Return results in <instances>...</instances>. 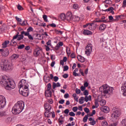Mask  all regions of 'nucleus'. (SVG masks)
Instances as JSON below:
<instances>
[{
    "instance_id": "obj_12",
    "label": "nucleus",
    "mask_w": 126,
    "mask_h": 126,
    "mask_svg": "<svg viewBox=\"0 0 126 126\" xmlns=\"http://www.w3.org/2000/svg\"><path fill=\"white\" fill-rule=\"evenodd\" d=\"M1 54L2 57L5 58L7 57L8 55H9V51H8V49H3V51L1 53Z\"/></svg>"
},
{
    "instance_id": "obj_43",
    "label": "nucleus",
    "mask_w": 126,
    "mask_h": 126,
    "mask_svg": "<svg viewBox=\"0 0 126 126\" xmlns=\"http://www.w3.org/2000/svg\"><path fill=\"white\" fill-rule=\"evenodd\" d=\"M94 105L96 106V108H98V107H99V103H98V100L97 99L95 100Z\"/></svg>"
},
{
    "instance_id": "obj_32",
    "label": "nucleus",
    "mask_w": 126,
    "mask_h": 126,
    "mask_svg": "<svg viewBox=\"0 0 126 126\" xmlns=\"http://www.w3.org/2000/svg\"><path fill=\"white\" fill-rule=\"evenodd\" d=\"M79 102L80 104H83V103H84V97H81V98L79 99Z\"/></svg>"
},
{
    "instance_id": "obj_41",
    "label": "nucleus",
    "mask_w": 126,
    "mask_h": 126,
    "mask_svg": "<svg viewBox=\"0 0 126 126\" xmlns=\"http://www.w3.org/2000/svg\"><path fill=\"white\" fill-rule=\"evenodd\" d=\"M52 89V84L51 83H48L47 84V90H51Z\"/></svg>"
},
{
    "instance_id": "obj_57",
    "label": "nucleus",
    "mask_w": 126,
    "mask_h": 126,
    "mask_svg": "<svg viewBox=\"0 0 126 126\" xmlns=\"http://www.w3.org/2000/svg\"><path fill=\"white\" fill-rule=\"evenodd\" d=\"M97 22H103L104 23H107V20H100L99 21H97Z\"/></svg>"
},
{
    "instance_id": "obj_60",
    "label": "nucleus",
    "mask_w": 126,
    "mask_h": 126,
    "mask_svg": "<svg viewBox=\"0 0 126 126\" xmlns=\"http://www.w3.org/2000/svg\"><path fill=\"white\" fill-rule=\"evenodd\" d=\"M122 125H123V126H126V119H125L122 121Z\"/></svg>"
},
{
    "instance_id": "obj_33",
    "label": "nucleus",
    "mask_w": 126,
    "mask_h": 126,
    "mask_svg": "<svg viewBox=\"0 0 126 126\" xmlns=\"http://www.w3.org/2000/svg\"><path fill=\"white\" fill-rule=\"evenodd\" d=\"M98 102H100L101 106H104V105H106V100L104 99H102L101 101L99 100Z\"/></svg>"
},
{
    "instance_id": "obj_30",
    "label": "nucleus",
    "mask_w": 126,
    "mask_h": 126,
    "mask_svg": "<svg viewBox=\"0 0 126 126\" xmlns=\"http://www.w3.org/2000/svg\"><path fill=\"white\" fill-rule=\"evenodd\" d=\"M4 116H6L5 111H0V118H1V117H4Z\"/></svg>"
},
{
    "instance_id": "obj_15",
    "label": "nucleus",
    "mask_w": 126,
    "mask_h": 126,
    "mask_svg": "<svg viewBox=\"0 0 126 126\" xmlns=\"http://www.w3.org/2000/svg\"><path fill=\"white\" fill-rule=\"evenodd\" d=\"M101 111L104 113H109L110 112V108L108 106H103L100 108Z\"/></svg>"
},
{
    "instance_id": "obj_17",
    "label": "nucleus",
    "mask_w": 126,
    "mask_h": 126,
    "mask_svg": "<svg viewBox=\"0 0 126 126\" xmlns=\"http://www.w3.org/2000/svg\"><path fill=\"white\" fill-rule=\"evenodd\" d=\"M44 109L46 110V111H51L52 109V106L49 103H46L44 104Z\"/></svg>"
},
{
    "instance_id": "obj_7",
    "label": "nucleus",
    "mask_w": 126,
    "mask_h": 126,
    "mask_svg": "<svg viewBox=\"0 0 126 126\" xmlns=\"http://www.w3.org/2000/svg\"><path fill=\"white\" fill-rule=\"evenodd\" d=\"M121 112L120 110L116 109L115 110L113 111V112L112 114V117L115 121L116 120H118L119 119V117L121 116Z\"/></svg>"
},
{
    "instance_id": "obj_50",
    "label": "nucleus",
    "mask_w": 126,
    "mask_h": 126,
    "mask_svg": "<svg viewBox=\"0 0 126 126\" xmlns=\"http://www.w3.org/2000/svg\"><path fill=\"white\" fill-rule=\"evenodd\" d=\"M77 110H78V107H77V106H75L72 108V111L74 112H76Z\"/></svg>"
},
{
    "instance_id": "obj_23",
    "label": "nucleus",
    "mask_w": 126,
    "mask_h": 126,
    "mask_svg": "<svg viewBox=\"0 0 126 126\" xmlns=\"http://www.w3.org/2000/svg\"><path fill=\"white\" fill-rule=\"evenodd\" d=\"M19 58V55L18 54H13L11 56V60H17Z\"/></svg>"
},
{
    "instance_id": "obj_6",
    "label": "nucleus",
    "mask_w": 126,
    "mask_h": 126,
    "mask_svg": "<svg viewBox=\"0 0 126 126\" xmlns=\"http://www.w3.org/2000/svg\"><path fill=\"white\" fill-rule=\"evenodd\" d=\"M29 87V85H28V83L25 79H22L21 81H20L19 83L18 84V88H19V90L28 89Z\"/></svg>"
},
{
    "instance_id": "obj_53",
    "label": "nucleus",
    "mask_w": 126,
    "mask_h": 126,
    "mask_svg": "<svg viewBox=\"0 0 126 126\" xmlns=\"http://www.w3.org/2000/svg\"><path fill=\"white\" fill-rule=\"evenodd\" d=\"M56 87H57V84L55 82H53V85H52L53 89H55Z\"/></svg>"
},
{
    "instance_id": "obj_13",
    "label": "nucleus",
    "mask_w": 126,
    "mask_h": 126,
    "mask_svg": "<svg viewBox=\"0 0 126 126\" xmlns=\"http://www.w3.org/2000/svg\"><path fill=\"white\" fill-rule=\"evenodd\" d=\"M121 90L122 91L123 96H126V82L121 87Z\"/></svg>"
},
{
    "instance_id": "obj_37",
    "label": "nucleus",
    "mask_w": 126,
    "mask_h": 126,
    "mask_svg": "<svg viewBox=\"0 0 126 126\" xmlns=\"http://www.w3.org/2000/svg\"><path fill=\"white\" fill-rule=\"evenodd\" d=\"M97 22H98V21H94L92 23V25H94V27H95V29H96L97 27Z\"/></svg>"
},
{
    "instance_id": "obj_47",
    "label": "nucleus",
    "mask_w": 126,
    "mask_h": 126,
    "mask_svg": "<svg viewBox=\"0 0 126 126\" xmlns=\"http://www.w3.org/2000/svg\"><path fill=\"white\" fill-rule=\"evenodd\" d=\"M67 70H68V66L66 65L63 67V71H67Z\"/></svg>"
},
{
    "instance_id": "obj_45",
    "label": "nucleus",
    "mask_w": 126,
    "mask_h": 126,
    "mask_svg": "<svg viewBox=\"0 0 126 126\" xmlns=\"http://www.w3.org/2000/svg\"><path fill=\"white\" fill-rule=\"evenodd\" d=\"M27 32H33V28L30 27L28 29H27Z\"/></svg>"
},
{
    "instance_id": "obj_44",
    "label": "nucleus",
    "mask_w": 126,
    "mask_h": 126,
    "mask_svg": "<svg viewBox=\"0 0 126 126\" xmlns=\"http://www.w3.org/2000/svg\"><path fill=\"white\" fill-rule=\"evenodd\" d=\"M84 95L85 96H87L89 94V93L88 92V91L87 90H85V91L83 92Z\"/></svg>"
},
{
    "instance_id": "obj_54",
    "label": "nucleus",
    "mask_w": 126,
    "mask_h": 126,
    "mask_svg": "<svg viewBox=\"0 0 126 126\" xmlns=\"http://www.w3.org/2000/svg\"><path fill=\"white\" fill-rule=\"evenodd\" d=\"M75 92L77 94H80V92H81V91H80V89H76Z\"/></svg>"
},
{
    "instance_id": "obj_49",
    "label": "nucleus",
    "mask_w": 126,
    "mask_h": 126,
    "mask_svg": "<svg viewBox=\"0 0 126 126\" xmlns=\"http://www.w3.org/2000/svg\"><path fill=\"white\" fill-rule=\"evenodd\" d=\"M69 115L70 117H74L75 116V113L73 112H69Z\"/></svg>"
},
{
    "instance_id": "obj_62",
    "label": "nucleus",
    "mask_w": 126,
    "mask_h": 126,
    "mask_svg": "<svg viewBox=\"0 0 126 126\" xmlns=\"http://www.w3.org/2000/svg\"><path fill=\"white\" fill-rule=\"evenodd\" d=\"M64 114H65V115H67V114H68L69 113V109H65L64 111Z\"/></svg>"
},
{
    "instance_id": "obj_2",
    "label": "nucleus",
    "mask_w": 126,
    "mask_h": 126,
    "mask_svg": "<svg viewBox=\"0 0 126 126\" xmlns=\"http://www.w3.org/2000/svg\"><path fill=\"white\" fill-rule=\"evenodd\" d=\"M25 104L22 101H18L12 109V113L13 115H18L23 111Z\"/></svg>"
},
{
    "instance_id": "obj_51",
    "label": "nucleus",
    "mask_w": 126,
    "mask_h": 126,
    "mask_svg": "<svg viewBox=\"0 0 126 126\" xmlns=\"http://www.w3.org/2000/svg\"><path fill=\"white\" fill-rule=\"evenodd\" d=\"M77 71H78V68H77L75 69V70L73 71V75L76 76V72H77Z\"/></svg>"
},
{
    "instance_id": "obj_29",
    "label": "nucleus",
    "mask_w": 126,
    "mask_h": 126,
    "mask_svg": "<svg viewBox=\"0 0 126 126\" xmlns=\"http://www.w3.org/2000/svg\"><path fill=\"white\" fill-rule=\"evenodd\" d=\"M108 19L110 20V22H116L115 19H114V17H113L112 16H109L108 17Z\"/></svg>"
},
{
    "instance_id": "obj_1",
    "label": "nucleus",
    "mask_w": 126,
    "mask_h": 126,
    "mask_svg": "<svg viewBox=\"0 0 126 126\" xmlns=\"http://www.w3.org/2000/svg\"><path fill=\"white\" fill-rule=\"evenodd\" d=\"M0 84L4 87L6 90H11L15 88V83L10 79L7 78V77H3L0 81Z\"/></svg>"
},
{
    "instance_id": "obj_8",
    "label": "nucleus",
    "mask_w": 126,
    "mask_h": 126,
    "mask_svg": "<svg viewBox=\"0 0 126 126\" xmlns=\"http://www.w3.org/2000/svg\"><path fill=\"white\" fill-rule=\"evenodd\" d=\"M6 104V100L5 97L3 95H0V109H2L4 107Z\"/></svg>"
},
{
    "instance_id": "obj_59",
    "label": "nucleus",
    "mask_w": 126,
    "mask_h": 126,
    "mask_svg": "<svg viewBox=\"0 0 126 126\" xmlns=\"http://www.w3.org/2000/svg\"><path fill=\"white\" fill-rule=\"evenodd\" d=\"M91 125H92V126H94L95 125H96V121L94 120H93L92 122H90Z\"/></svg>"
},
{
    "instance_id": "obj_26",
    "label": "nucleus",
    "mask_w": 126,
    "mask_h": 126,
    "mask_svg": "<svg viewBox=\"0 0 126 126\" xmlns=\"http://www.w3.org/2000/svg\"><path fill=\"white\" fill-rule=\"evenodd\" d=\"M60 18L61 19V20H64L66 19V15L64 13H62L60 16Z\"/></svg>"
},
{
    "instance_id": "obj_5",
    "label": "nucleus",
    "mask_w": 126,
    "mask_h": 126,
    "mask_svg": "<svg viewBox=\"0 0 126 126\" xmlns=\"http://www.w3.org/2000/svg\"><path fill=\"white\" fill-rule=\"evenodd\" d=\"M29 32L27 31V32H25L24 31L21 32V34L19 35V32H18L17 34L13 37V38L12 39V41H13V40H15L16 39H17V41H21V40H23V38H24L25 36H29L30 35Z\"/></svg>"
},
{
    "instance_id": "obj_19",
    "label": "nucleus",
    "mask_w": 126,
    "mask_h": 126,
    "mask_svg": "<svg viewBox=\"0 0 126 126\" xmlns=\"http://www.w3.org/2000/svg\"><path fill=\"white\" fill-rule=\"evenodd\" d=\"M80 20V18L77 16H74L72 19V21H74L75 22H78Z\"/></svg>"
},
{
    "instance_id": "obj_24",
    "label": "nucleus",
    "mask_w": 126,
    "mask_h": 126,
    "mask_svg": "<svg viewBox=\"0 0 126 126\" xmlns=\"http://www.w3.org/2000/svg\"><path fill=\"white\" fill-rule=\"evenodd\" d=\"M106 29V25L102 24L99 26V30L100 31H104Z\"/></svg>"
},
{
    "instance_id": "obj_18",
    "label": "nucleus",
    "mask_w": 126,
    "mask_h": 126,
    "mask_svg": "<svg viewBox=\"0 0 126 126\" xmlns=\"http://www.w3.org/2000/svg\"><path fill=\"white\" fill-rule=\"evenodd\" d=\"M125 17V16L124 15H117L115 16V20H114V21H119V19H123V18Z\"/></svg>"
},
{
    "instance_id": "obj_52",
    "label": "nucleus",
    "mask_w": 126,
    "mask_h": 126,
    "mask_svg": "<svg viewBox=\"0 0 126 126\" xmlns=\"http://www.w3.org/2000/svg\"><path fill=\"white\" fill-rule=\"evenodd\" d=\"M73 8H74V9H77V8H78V4H74L73 5Z\"/></svg>"
},
{
    "instance_id": "obj_4",
    "label": "nucleus",
    "mask_w": 126,
    "mask_h": 126,
    "mask_svg": "<svg viewBox=\"0 0 126 126\" xmlns=\"http://www.w3.org/2000/svg\"><path fill=\"white\" fill-rule=\"evenodd\" d=\"M0 68L2 70H12V63L8 61L4 60L0 63Z\"/></svg>"
},
{
    "instance_id": "obj_14",
    "label": "nucleus",
    "mask_w": 126,
    "mask_h": 126,
    "mask_svg": "<svg viewBox=\"0 0 126 126\" xmlns=\"http://www.w3.org/2000/svg\"><path fill=\"white\" fill-rule=\"evenodd\" d=\"M41 52L42 51L41 50L36 49L33 51V55L35 57V58H37V57L39 56Z\"/></svg>"
},
{
    "instance_id": "obj_31",
    "label": "nucleus",
    "mask_w": 126,
    "mask_h": 126,
    "mask_svg": "<svg viewBox=\"0 0 126 126\" xmlns=\"http://www.w3.org/2000/svg\"><path fill=\"white\" fill-rule=\"evenodd\" d=\"M50 80H51V78H50V76H49L46 77L45 79V78L44 79V81L46 83H48V82H50Z\"/></svg>"
},
{
    "instance_id": "obj_61",
    "label": "nucleus",
    "mask_w": 126,
    "mask_h": 126,
    "mask_svg": "<svg viewBox=\"0 0 126 126\" xmlns=\"http://www.w3.org/2000/svg\"><path fill=\"white\" fill-rule=\"evenodd\" d=\"M58 80H59V77L58 76H55L54 77V81L55 82H57V81H58Z\"/></svg>"
},
{
    "instance_id": "obj_35",
    "label": "nucleus",
    "mask_w": 126,
    "mask_h": 126,
    "mask_svg": "<svg viewBox=\"0 0 126 126\" xmlns=\"http://www.w3.org/2000/svg\"><path fill=\"white\" fill-rule=\"evenodd\" d=\"M87 120H88V114L85 115V116L83 118V121L84 123H86V122H87Z\"/></svg>"
},
{
    "instance_id": "obj_63",
    "label": "nucleus",
    "mask_w": 126,
    "mask_h": 126,
    "mask_svg": "<svg viewBox=\"0 0 126 126\" xmlns=\"http://www.w3.org/2000/svg\"><path fill=\"white\" fill-rule=\"evenodd\" d=\"M59 104H63V103H64V99H61L59 101Z\"/></svg>"
},
{
    "instance_id": "obj_34",
    "label": "nucleus",
    "mask_w": 126,
    "mask_h": 126,
    "mask_svg": "<svg viewBox=\"0 0 126 126\" xmlns=\"http://www.w3.org/2000/svg\"><path fill=\"white\" fill-rule=\"evenodd\" d=\"M72 96L74 97V100H75L76 102H78V97H77L76 96V94H73Z\"/></svg>"
},
{
    "instance_id": "obj_25",
    "label": "nucleus",
    "mask_w": 126,
    "mask_h": 126,
    "mask_svg": "<svg viewBox=\"0 0 126 126\" xmlns=\"http://www.w3.org/2000/svg\"><path fill=\"white\" fill-rule=\"evenodd\" d=\"M8 44H9V41L8 40H6L3 43H2V48H6V47H7V45H8Z\"/></svg>"
},
{
    "instance_id": "obj_40",
    "label": "nucleus",
    "mask_w": 126,
    "mask_h": 126,
    "mask_svg": "<svg viewBox=\"0 0 126 126\" xmlns=\"http://www.w3.org/2000/svg\"><path fill=\"white\" fill-rule=\"evenodd\" d=\"M24 47H25V45L24 44H21L18 46V49L20 50H22V49H23Z\"/></svg>"
},
{
    "instance_id": "obj_28",
    "label": "nucleus",
    "mask_w": 126,
    "mask_h": 126,
    "mask_svg": "<svg viewBox=\"0 0 126 126\" xmlns=\"http://www.w3.org/2000/svg\"><path fill=\"white\" fill-rule=\"evenodd\" d=\"M111 10H114V7H109L108 9H106L105 10H102V11H107V12H109V11H111Z\"/></svg>"
},
{
    "instance_id": "obj_48",
    "label": "nucleus",
    "mask_w": 126,
    "mask_h": 126,
    "mask_svg": "<svg viewBox=\"0 0 126 126\" xmlns=\"http://www.w3.org/2000/svg\"><path fill=\"white\" fill-rule=\"evenodd\" d=\"M17 7H18V9L19 10H23V9H24L23 7L21 5H20V4H19L18 5Z\"/></svg>"
},
{
    "instance_id": "obj_46",
    "label": "nucleus",
    "mask_w": 126,
    "mask_h": 126,
    "mask_svg": "<svg viewBox=\"0 0 126 126\" xmlns=\"http://www.w3.org/2000/svg\"><path fill=\"white\" fill-rule=\"evenodd\" d=\"M102 126H108V123L106 121H103L102 122Z\"/></svg>"
},
{
    "instance_id": "obj_58",
    "label": "nucleus",
    "mask_w": 126,
    "mask_h": 126,
    "mask_svg": "<svg viewBox=\"0 0 126 126\" xmlns=\"http://www.w3.org/2000/svg\"><path fill=\"white\" fill-rule=\"evenodd\" d=\"M63 78H67V77H68V74H64L63 75Z\"/></svg>"
},
{
    "instance_id": "obj_9",
    "label": "nucleus",
    "mask_w": 126,
    "mask_h": 126,
    "mask_svg": "<svg viewBox=\"0 0 126 126\" xmlns=\"http://www.w3.org/2000/svg\"><path fill=\"white\" fill-rule=\"evenodd\" d=\"M86 55H87L88 56H90V54H91V52H92V44H91L87 45L86 47Z\"/></svg>"
},
{
    "instance_id": "obj_64",
    "label": "nucleus",
    "mask_w": 126,
    "mask_h": 126,
    "mask_svg": "<svg viewBox=\"0 0 126 126\" xmlns=\"http://www.w3.org/2000/svg\"><path fill=\"white\" fill-rule=\"evenodd\" d=\"M55 56L54 55H51V59L52 60V61H55Z\"/></svg>"
},
{
    "instance_id": "obj_21",
    "label": "nucleus",
    "mask_w": 126,
    "mask_h": 126,
    "mask_svg": "<svg viewBox=\"0 0 126 126\" xmlns=\"http://www.w3.org/2000/svg\"><path fill=\"white\" fill-rule=\"evenodd\" d=\"M44 116L46 118H50L51 117V110H46L44 113Z\"/></svg>"
},
{
    "instance_id": "obj_42",
    "label": "nucleus",
    "mask_w": 126,
    "mask_h": 126,
    "mask_svg": "<svg viewBox=\"0 0 126 126\" xmlns=\"http://www.w3.org/2000/svg\"><path fill=\"white\" fill-rule=\"evenodd\" d=\"M58 122H59V123L60 124V125H63L64 122V121H63V120L61 119V118H59L58 119Z\"/></svg>"
},
{
    "instance_id": "obj_56",
    "label": "nucleus",
    "mask_w": 126,
    "mask_h": 126,
    "mask_svg": "<svg viewBox=\"0 0 126 126\" xmlns=\"http://www.w3.org/2000/svg\"><path fill=\"white\" fill-rule=\"evenodd\" d=\"M16 20H17V21H18V22H21L22 20L21 19H20V18H18L17 17V16L15 17Z\"/></svg>"
},
{
    "instance_id": "obj_36",
    "label": "nucleus",
    "mask_w": 126,
    "mask_h": 126,
    "mask_svg": "<svg viewBox=\"0 0 126 126\" xmlns=\"http://www.w3.org/2000/svg\"><path fill=\"white\" fill-rule=\"evenodd\" d=\"M43 18L45 22H48V16L46 15H43Z\"/></svg>"
},
{
    "instance_id": "obj_39",
    "label": "nucleus",
    "mask_w": 126,
    "mask_h": 126,
    "mask_svg": "<svg viewBox=\"0 0 126 126\" xmlns=\"http://www.w3.org/2000/svg\"><path fill=\"white\" fill-rule=\"evenodd\" d=\"M11 121H12V118H11V117H8L6 119V122L8 123H11Z\"/></svg>"
},
{
    "instance_id": "obj_27",
    "label": "nucleus",
    "mask_w": 126,
    "mask_h": 126,
    "mask_svg": "<svg viewBox=\"0 0 126 126\" xmlns=\"http://www.w3.org/2000/svg\"><path fill=\"white\" fill-rule=\"evenodd\" d=\"M89 30H95V27H94V25H92V23H90L89 26Z\"/></svg>"
},
{
    "instance_id": "obj_38",
    "label": "nucleus",
    "mask_w": 126,
    "mask_h": 126,
    "mask_svg": "<svg viewBox=\"0 0 126 126\" xmlns=\"http://www.w3.org/2000/svg\"><path fill=\"white\" fill-rule=\"evenodd\" d=\"M26 22L27 23V21L25 20L22 23H20V24L21 25V26H26V23H25Z\"/></svg>"
},
{
    "instance_id": "obj_22",
    "label": "nucleus",
    "mask_w": 126,
    "mask_h": 126,
    "mask_svg": "<svg viewBox=\"0 0 126 126\" xmlns=\"http://www.w3.org/2000/svg\"><path fill=\"white\" fill-rule=\"evenodd\" d=\"M83 34L84 35H92V32L85 30L83 32Z\"/></svg>"
},
{
    "instance_id": "obj_3",
    "label": "nucleus",
    "mask_w": 126,
    "mask_h": 126,
    "mask_svg": "<svg viewBox=\"0 0 126 126\" xmlns=\"http://www.w3.org/2000/svg\"><path fill=\"white\" fill-rule=\"evenodd\" d=\"M113 90V88L109 87L107 85H103L99 88V92H101V94L104 97L106 95H111Z\"/></svg>"
},
{
    "instance_id": "obj_55",
    "label": "nucleus",
    "mask_w": 126,
    "mask_h": 126,
    "mask_svg": "<svg viewBox=\"0 0 126 126\" xmlns=\"http://www.w3.org/2000/svg\"><path fill=\"white\" fill-rule=\"evenodd\" d=\"M84 111L85 113H87V114H88V113H89V109L87 107H86L84 108Z\"/></svg>"
},
{
    "instance_id": "obj_11",
    "label": "nucleus",
    "mask_w": 126,
    "mask_h": 126,
    "mask_svg": "<svg viewBox=\"0 0 126 126\" xmlns=\"http://www.w3.org/2000/svg\"><path fill=\"white\" fill-rule=\"evenodd\" d=\"M73 16H72V13L71 12H67L66 14V20L67 21H72V18Z\"/></svg>"
},
{
    "instance_id": "obj_20",
    "label": "nucleus",
    "mask_w": 126,
    "mask_h": 126,
    "mask_svg": "<svg viewBox=\"0 0 126 126\" xmlns=\"http://www.w3.org/2000/svg\"><path fill=\"white\" fill-rule=\"evenodd\" d=\"M77 59L79 62H80L81 63H84V62H85V58L81 55H79L78 57H77Z\"/></svg>"
},
{
    "instance_id": "obj_10",
    "label": "nucleus",
    "mask_w": 126,
    "mask_h": 126,
    "mask_svg": "<svg viewBox=\"0 0 126 126\" xmlns=\"http://www.w3.org/2000/svg\"><path fill=\"white\" fill-rule=\"evenodd\" d=\"M28 89H23V90H19V93L22 95V96H24V97H27L28 95H29V93L28 92Z\"/></svg>"
},
{
    "instance_id": "obj_16",
    "label": "nucleus",
    "mask_w": 126,
    "mask_h": 126,
    "mask_svg": "<svg viewBox=\"0 0 126 126\" xmlns=\"http://www.w3.org/2000/svg\"><path fill=\"white\" fill-rule=\"evenodd\" d=\"M45 95L46 97H51L52 96V91H51V90H46L45 92Z\"/></svg>"
}]
</instances>
